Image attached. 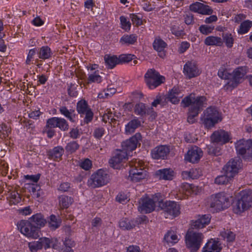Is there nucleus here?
Listing matches in <instances>:
<instances>
[{"label":"nucleus","mask_w":252,"mask_h":252,"mask_svg":"<svg viewBox=\"0 0 252 252\" xmlns=\"http://www.w3.org/2000/svg\"><path fill=\"white\" fill-rule=\"evenodd\" d=\"M211 220L209 214L199 215L195 220H192L191 227L185 236V241L187 247L191 252H195L200 247L204 239V236L201 233L196 232L193 229L202 228L208 224Z\"/></svg>","instance_id":"1"},{"label":"nucleus","mask_w":252,"mask_h":252,"mask_svg":"<svg viewBox=\"0 0 252 252\" xmlns=\"http://www.w3.org/2000/svg\"><path fill=\"white\" fill-rule=\"evenodd\" d=\"M182 104L184 107L189 106L187 121L193 124L195 122V118L207 106V98L204 96L195 97L194 94H191L183 99Z\"/></svg>","instance_id":"2"},{"label":"nucleus","mask_w":252,"mask_h":252,"mask_svg":"<svg viewBox=\"0 0 252 252\" xmlns=\"http://www.w3.org/2000/svg\"><path fill=\"white\" fill-rule=\"evenodd\" d=\"M229 197L223 192L211 195L208 199L207 206L213 213L227 208L230 205Z\"/></svg>","instance_id":"3"},{"label":"nucleus","mask_w":252,"mask_h":252,"mask_svg":"<svg viewBox=\"0 0 252 252\" xmlns=\"http://www.w3.org/2000/svg\"><path fill=\"white\" fill-rule=\"evenodd\" d=\"M252 205V191L245 190L240 193V197L234 206V212L240 214L248 209Z\"/></svg>","instance_id":"4"},{"label":"nucleus","mask_w":252,"mask_h":252,"mask_svg":"<svg viewBox=\"0 0 252 252\" xmlns=\"http://www.w3.org/2000/svg\"><path fill=\"white\" fill-rule=\"evenodd\" d=\"M201 120L206 127L210 128L221 121V118L216 107H210L204 111V116L201 118Z\"/></svg>","instance_id":"5"},{"label":"nucleus","mask_w":252,"mask_h":252,"mask_svg":"<svg viewBox=\"0 0 252 252\" xmlns=\"http://www.w3.org/2000/svg\"><path fill=\"white\" fill-rule=\"evenodd\" d=\"M235 146L237 154L244 159L250 160L252 158V140L241 139L235 143Z\"/></svg>","instance_id":"6"},{"label":"nucleus","mask_w":252,"mask_h":252,"mask_svg":"<svg viewBox=\"0 0 252 252\" xmlns=\"http://www.w3.org/2000/svg\"><path fill=\"white\" fill-rule=\"evenodd\" d=\"M18 229L24 235L29 238L36 239L39 236L40 230L30 221L21 220L17 224Z\"/></svg>","instance_id":"7"},{"label":"nucleus","mask_w":252,"mask_h":252,"mask_svg":"<svg viewBox=\"0 0 252 252\" xmlns=\"http://www.w3.org/2000/svg\"><path fill=\"white\" fill-rule=\"evenodd\" d=\"M109 175L104 171L99 169L93 174L88 181V185L92 188H95L106 184L109 181Z\"/></svg>","instance_id":"8"},{"label":"nucleus","mask_w":252,"mask_h":252,"mask_svg":"<svg viewBox=\"0 0 252 252\" xmlns=\"http://www.w3.org/2000/svg\"><path fill=\"white\" fill-rule=\"evenodd\" d=\"M144 78L147 85L151 89L159 86L165 80L164 77L161 76L154 69H148L145 74Z\"/></svg>","instance_id":"9"},{"label":"nucleus","mask_w":252,"mask_h":252,"mask_svg":"<svg viewBox=\"0 0 252 252\" xmlns=\"http://www.w3.org/2000/svg\"><path fill=\"white\" fill-rule=\"evenodd\" d=\"M76 109L78 113L81 116L85 115L84 119L85 124H88L92 121L94 113L89 107L87 101L85 99H81L77 103Z\"/></svg>","instance_id":"10"},{"label":"nucleus","mask_w":252,"mask_h":252,"mask_svg":"<svg viewBox=\"0 0 252 252\" xmlns=\"http://www.w3.org/2000/svg\"><path fill=\"white\" fill-rule=\"evenodd\" d=\"M246 73L247 67L245 66L238 67L235 69L233 71V73L231 74V79L227 83V88L228 87L236 88L242 82Z\"/></svg>","instance_id":"11"},{"label":"nucleus","mask_w":252,"mask_h":252,"mask_svg":"<svg viewBox=\"0 0 252 252\" xmlns=\"http://www.w3.org/2000/svg\"><path fill=\"white\" fill-rule=\"evenodd\" d=\"M158 201L157 197L152 199L148 196L142 197L139 201V210L141 213H150L155 210Z\"/></svg>","instance_id":"12"},{"label":"nucleus","mask_w":252,"mask_h":252,"mask_svg":"<svg viewBox=\"0 0 252 252\" xmlns=\"http://www.w3.org/2000/svg\"><path fill=\"white\" fill-rule=\"evenodd\" d=\"M159 207L163 210L165 213L176 217L180 214V206L175 201H168L166 202L158 201Z\"/></svg>","instance_id":"13"},{"label":"nucleus","mask_w":252,"mask_h":252,"mask_svg":"<svg viewBox=\"0 0 252 252\" xmlns=\"http://www.w3.org/2000/svg\"><path fill=\"white\" fill-rule=\"evenodd\" d=\"M128 153L121 150H117L114 155L109 159L110 166L114 169H120L122 163L127 159Z\"/></svg>","instance_id":"14"},{"label":"nucleus","mask_w":252,"mask_h":252,"mask_svg":"<svg viewBox=\"0 0 252 252\" xmlns=\"http://www.w3.org/2000/svg\"><path fill=\"white\" fill-rule=\"evenodd\" d=\"M241 166V160L239 158L232 159L223 168L225 174L232 178L238 173Z\"/></svg>","instance_id":"15"},{"label":"nucleus","mask_w":252,"mask_h":252,"mask_svg":"<svg viewBox=\"0 0 252 252\" xmlns=\"http://www.w3.org/2000/svg\"><path fill=\"white\" fill-rule=\"evenodd\" d=\"M141 136L139 133H137L134 136H132L129 139H127L122 143V151H125L129 155L130 152H132L136 149L139 140Z\"/></svg>","instance_id":"16"},{"label":"nucleus","mask_w":252,"mask_h":252,"mask_svg":"<svg viewBox=\"0 0 252 252\" xmlns=\"http://www.w3.org/2000/svg\"><path fill=\"white\" fill-rule=\"evenodd\" d=\"M202 155L201 149L197 146H194L189 150L185 156V159L190 162L196 163L200 160Z\"/></svg>","instance_id":"17"},{"label":"nucleus","mask_w":252,"mask_h":252,"mask_svg":"<svg viewBox=\"0 0 252 252\" xmlns=\"http://www.w3.org/2000/svg\"><path fill=\"white\" fill-rule=\"evenodd\" d=\"M211 140L214 143L224 144L230 140V135L228 132L223 130L215 131L211 136Z\"/></svg>","instance_id":"18"},{"label":"nucleus","mask_w":252,"mask_h":252,"mask_svg":"<svg viewBox=\"0 0 252 252\" xmlns=\"http://www.w3.org/2000/svg\"><path fill=\"white\" fill-rule=\"evenodd\" d=\"M189 9L192 11L203 15H210L213 13V10L210 6L199 2L191 4L189 6Z\"/></svg>","instance_id":"19"},{"label":"nucleus","mask_w":252,"mask_h":252,"mask_svg":"<svg viewBox=\"0 0 252 252\" xmlns=\"http://www.w3.org/2000/svg\"><path fill=\"white\" fill-rule=\"evenodd\" d=\"M169 152V149L167 146L161 145L156 147L152 151V157L154 159H164Z\"/></svg>","instance_id":"20"},{"label":"nucleus","mask_w":252,"mask_h":252,"mask_svg":"<svg viewBox=\"0 0 252 252\" xmlns=\"http://www.w3.org/2000/svg\"><path fill=\"white\" fill-rule=\"evenodd\" d=\"M38 241L41 245V249L44 248L46 250L51 247L55 250L60 249L59 243L57 239L41 237L39 239Z\"/></svg>","instance_id":"21"},{"label":"nucleus","mask_w":252,"mask_h":252,"mask_svg":"<svg viewBox=\"0 0 252 252\" xmlns=\"http://www.w3.org/2000/svg\"><path fill=\"white\" fill-rule=\"evenodd\" d=\"M184 73L189 78H191L199 74L197 66L191 62L187 63L184 67Z\"/></svg>","instance_id":"22"},{"label":"nucleus","mask_w":252,"mask_h":252,"mask_svg":"<svg viewBox=\"0 0 252 252\" xmlns=\"http://www.w3.org/2000/svg\"><path fill=\"white\" fill-rule=\"evenodd\" d=\"M64 154V149L61 146H57L53 149L47 151V154L48 158L55 161L61 160L62 157Z\"/></svg>","instance_id":"23"},{"label":"nucleus","mask_w":252,"mask_h":252,"mask_svg":"<svg viewBox=\"0 0 252 252\" xmlns=\"http://www.w3.org/2000/svg\"><path fill=\"white\" fill-rule=\"evenodd\" d=\"M181 97V91L179 88L174 87L168 93L167 98L173 104H177Z\"/></svg>","instance_id":"24"},{"label":"nucleus","mask_w":252,"mask_h":252,"mask_svg":"<svg viewBox=\"0 0 252 252\" xmlns=\"http://www.w3.org/2000/svg\"><path fill=\"white\" fill-rule=\"evenodd\" d=\"M221 248L218 241H209L203 248L202 252H220Z\"/></svg>","instance_id":"25"},{"label":"nucleus","mask_w":252,"mask_h":252,"mask_svg":"<svg viewBox=\"0 0 252 252\" xmlns=\"http://www.w3.org/2000/svg\"><path fill=\"white\" fill-rule=\"evenodd\" d=\"M30 221L34 224L36 225V227H39V230L47 223L46 219L41 213H37L33 215L30 219Z\"/></svg>","instance_id":"26"},{"label":"nucleus","mask_w":252,"mask_h":252,"mask_svg":"<svg viewBox=\"0 0 252 252\" xmlns=\"http://www.w3.org/2000/svg\"><path fill=\"white\" fill-rule=\"evenodd\" d=\"M129 166L131 168L129 171L130 175H136L141 173H145L147 175V171L144 168H141L139 161H137V159L130 162Z\"/></svg>","instance_id":"27"},{"label":"nucleus","mask_w":252,"mask_h":252,"mask_svg":"<svg viewBox=\"0 0 252 252\" xmlns=\"http://www.w3.org/2000/svg\"><path fill=\"white\" fill-rule=\"evenodd\" d=\"M173 173V171L172 169L165 168L158 170L156 173V175L159 179L170 180L172 179Z\"/></svg>","instance_id":"28"},{"label":"nucleus","mask_w":252,"mask_h":252,"mask_svg":"<svg viewBox=\"0 0 252 252\" xmlns=\"http://www.w3.org/2000/svg\"><path fill=\"white\" fill-rule=\"evenodd\" d=\"M104 58L105 64L108 68L112 69L117 64L120 63L119 58H118L116 56L105 55Z\"/></svg>","instance_id":"29"},{"label":"nucleus","mask_w":252,"mask_h":252,"mask_svg":"<svg viewBox=\"0 0 252 252\" xmlns=\"http://www.w3.org/2000/svg\"><path fill=\"white\" fill-rule=\"evenodd\" d=\"M141 126V122L138 119L131 120L126 126L125 131L126 134H131L134 132L135 130Z\"/></svg>","instance_id":"30"},{"label":"nucleus","mask_w":252,"mask_h":252,"mask_svg":"<svg viewBox=\"0 0 252 252\" xmlns=\"http://www.w3.org/2000/svg\"><path fill=\"white\" fill-rule=\"evenodd\" d=\"M137 39V36L135 34H125L120 39V42L122 45H133L136 42Z\"/></svg>","instance_id":"31"},{"label":"nucleus","mask_w":252,"mask_h":252,"mask_svg":"<svg viewBox=\"0 0 252 252\" xmlns=\"http://www.w3.org/2000/svg\"><path fill=\"white\" fill-rule=\"evenodd\" d=\"M119 226L124 230H131L135 227L133 220H129L127 218H123L119 221Z\"/></svg>","instance_id":"32"},{"label":"nucleus","mask_w":252,"mask_h":252,"mask_svg":"<svg viewBox=\"0 0 252 252\" xmlns=\"http://www.w3.org/2000/svg\"><path fill=\"white\" fill-rule=\"evenodd\" d=\"M59 205L61 208H67L72 203L73 199L71 197L62 195L59 196Z\"/></svg>","instance_id":"33"},{"label":"nucleus","mask_w":252,"mask_h":252,"mask_svg":"<svg viewBox=\"0 0 252 252\" xmlns=\"http://www.w3.org/2000/svg\"><path fill=\"white\" fill-rule=\"evenodd\" d=\"M204 43L207 45L221 46L222 41L220 37L210 36L206 38Z\"/></svg>","instance_id":"34"},{"label":"nucleus","mask_w":252,"mask_h":252,"mask_svg":"<svg viewBox=\"0 0 252 252\" xmlns=\"http://www.w3.org/2000/svg\"><path fill=\"white\" fill-rule=\"evenodd\" d=\"M61 220L58 218L55 215H52L50 217V220L48 221V226L51 230H54L59 228L61 223Z\"/></svg>","instance_id":"35"},{"label":"nucleus","mask_w":252,"mask_h":252,"mask_svg":"<svg viewBox=\"0 0 252 252\" xmlns=\"http://www.w3.org/2000/svg\"><path fill=\"white\" fill-rule=\"evenodd\" d=\"M153 46L154 49L157 51H163L166 47L167 44L161 38H158L154 40Z\"/></svg>","instance_id":"36"},{"label":"nucleus","mask_w":252,"mask_h":252,"mask_svg":"<svg viewBox=\"0 0 252 252\" xmlns=\"http://www.w3.org/2000/svg\"><path fill=\"white\" fill-rule=\"evenodd\" d=\"M252 26V21L248 20L243 22L240 26L239 29L238 30V33L242 34L247 33Z\"/></svg>","instance_id":"37"},{"label":"nucleus","mask_w":252,"mask_h":252,"mask_svg":"<svg viewBox=\"0 0 252 252\" xmlns=\"http://www.w3.org/2000/svg\"><path fill=\"white\" fill-rule=\"evenodd\" d=\"M232 178L224 173V175L218 176L215 180V183L218 185H226L231 180Z\"/></svg>","instance_id":"38"},{"label":"nucleus","mask_w":252,"mask_h":252,"mask_svg":"<svg viewBox=\"0 0 252 252\" xmlns=\"http://www.w3.org/2000/svg\"><path fill=\"white\" fill-rule=\"evenodd\" d=\"M51 53L50 48L48 46H43L40 48L39 58L42 59H48L51 57Z\"/></svg>","instance_id":"39"},{"label":"nucleus","mask_w":252,"mask_h":252,"mask_svg":"<svg viewBox=\"0 0 252 252\" xmlns=\"http://www.w3.org/2000/svg\"><path fill=\"white\" fill-rule=\"evenodd\" d=\"M98 71H95L94 73L89 75L88 83H99L102 81V77L98 74Z\"/></svg>","instance_id":"40"},{"label":"nucleus","mask_w":252,"mask_h":252,"mask_svg":"<svg viewBox=\"0 0 252 252\" xmlns=\"http://www.w3.org/2000/svg\"><path fill=\"white\" fill-rule=\"evenodd\" d=\"M222 38L224 42L228 48H231L233 46L234 39L231 33H223Z\"/></svg>","instance_id":"41"},{"label":"nucleus","mask_w":252,"mask_h":252,"mask_svg":"<svg viewBox=\"0 0 252 252\" xmlns=\"http://www.w3.org/2000/svg\"><path fill=\"white\" fill-rule=\"evenodd\" d=\"M164 240L167 243H175L177 242L178 237L174 232L168 231L164 237Z\"/></svg>","instance_id":"42"},{"label":"nucleus","mask_w":252,"mask_h":252,"mask_svg":"<svg viewBox=\"0 0 252 252\" xmlns=\"http://www.w3.org/2000/svg\"><path fill=\"white\" fill-rule=\"evenodd\" d=\"M220 234L224 239H226V241L229 242L234 241L235 239V234L233 232L229 230H224L221 232Z\"/></svg>","instance_id":"43"},{"label":"nucleus","mask_w":252,"mask_h":252,"mask_svg":"<svg viewBox=\"0 0 252 252\" xmlns=\"http://www.w3.org/2000/svg\"><path fill=\"white\" fill-rule=\"evenodd\" d=\"M147 108H146L145 104L143 103H139L136 104L134 108L135 113L141 116L146 115V111Z\"/></svg>","instance_id":"44"},{"label":"nucleus","mask_w":252,"mask_h":252,"mask_svg":"<svg viewBox=\"0 0 252 252\" xmlns=\"http://www.w3.org/2000/svg\"><path fill=\"white\" fill-rule=\"evenodd\" d=\"M60 112L62 115L68 118L70 121L73 122V117L72 116V112L74 110H68L65 106H62L60 108Z\"/></svg>","instance_id":"45"},{"label":"nucleus","mask_w":252,"mask_h":252,"mask_svg":"<svg viewBox=\"0 0 252 252\" xmlns=\"http://www.w3.org/2000/svg\"><path fill=\"white\" fill-rule=\"evenodd\" d=\"M11 199L10 200V204H16L21 201L20 195L16 191H13L10 194Z\"/></svg>","instance_id":"46"},{"label":"nucleus","mask_w":252,"mask_h":252,"mask_svg":"<svg viewBox=\"0 0 252 252\" xmlns=\"http://www.w3.org/2000/svg\"><path fill=\"white\" fill-rule=\"evenodd\" d=\"M79 145L75 141L71 142L67 144L65 147V150L70 153H74L79 148Z\"/></svg>","instance_id":"47"},{"label":"nucleus","mask_w":252,"mask_h":252,"mask_svg":"<svg viewBox=\"0 0 252 252\" xmlns=\"http://www.w3.org/2000/svg\"><path fill=\"white\" fill-rule=\"evenodd\" d=\"M147 175L145 173L138 174L136 175H129L128 179L132 181L133 182H138L140 181L141 180L145 179Z\"/></svg>","instance_id":"48"},{"label":"nucleus","mask_w":252,"mask_h":252,"mask_svg":"<svg viewBox=\"0 0 252 252\" xmlns=\"http://www.w3.org/2000/svg\"><path fill=\"white\" fill-rule=\"evenodd\" d=\"M214 28V26L203 25L199 27V30L202 34L207 35L212 32Z\"/></svg>","instance_id":"49"},{"label":"nucleus","mask_w":252,"mask_h":252,"mask_svg":"<svg viewBox=\"0 0 252 252\" xmlns=\"http://www.w3.org/2000/svg\"><path fill=\"white\" fill-rule=\"evenodd\" d=\"M58 120L59 118L58 117H53L49 119L47 121L46 126L50 128L57 127L59 123Z\"/></svg>","instance_id":"50"},{"label":"nucleus","mask_w":252,"mask_h":252,"mask_svg":"<svg viewBox=\"0 0 252 252\" xmlns=\"http://www.w3.org/2000/svg\"><path fill=\"white\" fill-rule=\"evenodd\" d=\"M104 132L105 129L103 127H96L94 129L93 135L95 138L97 139H100L102 136L104 135Z\"/></svg>","instance_id":"51"},{"label":"nucleus","mask_w":252,"mask_h":252,"mask_svg":"<svg viewBox=\"0 0 252 252\" xmlns=\"http://www.w3.org/2000/svg\"><path fill=\"white\" fill-rule=\"evenodd\" d=\"M218 74V76L223 79L228 80L229 81L231 78V73H228L226 69H220Z\"/></svg>","instance_id":"52"},{"label":"nucleus","mask_w":252,"mask_h":252,"mask_svg":"<svg viewBox=\"0 0 252 252\" xmlns=\"http://www.w3.org/2000/svg\"><path fill=\"white\" fill-rule=\"evenodd\" d=\"M29 247L32 252H36L38 250L41 249L39 241L30 242Z\"/></svg>","instance_id":"53"},{"label":"nucleus","mask_w":252,"mask_h":252,"mask_svg":"<svg viewBox=\"0 0 252 252\" xmlns=\"http://www.w3.org/2000/svg\"><path fill=\"white\" fill-rule=\"evenodd\" d=\"M184 174L188 175L191 179H197L200 176L198 171L197 169H192L189 171L184 172Z\"/></svg>","instance_id":"54"},{"label":"nucleus","mask_w":252,"mask_h":252,"mask_svg":"<svg viewBox=\"0 0 252 252\" xmlns=\"http://www.w3.org/2000/svg\"><path fill=\"white\" fill-rule=\"evenodd\" d=\"M58 127H59L62 130H66L68 129V125L66 121L63 118H59Z\"/></svg>","instance_id":"55"},{"label":"nucleus","mask_w":252,"mask_h":252,"mask_svg":"<svg viewBox=\"0 0 252 252\" xmlns=\"http://www.w3.org/2000/svg\"><path fill=\"white\" fill-rule=\"evenodd\" d=\"M120 19L122 28L126 31L129 30L131 27L130 22L127 21L126 18L123 16H121Z\"/></svg>","instance_id":"56"},{"label":"nucleus","mask_w":252,"mask_h":252,"mask_svg":"<svg viewBox=\"0 0 252 252\" xmlns=\"http://www.w3.org/2000/svg\"><path fill=\"white\" fill-rule=\"evenodd\" d=\"M129 16L133 24L135 25L136 26H138L142 24V22L141 18L138 17L137 15L135 14H130Z\"/></svg>","instance_id":"57"},{"label":"nucleus","mask_w":252,"mask_h":252,"mask_svg":"<svg viewBox=\"0 0 252 252\" xmlns=\"http://www.w3.org/2000/svg\"><path fill=\"white\" fill-rule=\"evenodd\" d=\"M135 226L141 223H146L148 222V218L146 216H142L133 220Z\"/></svg>","instance_id":"58"},{"label":"nucleus","mask_w":252,"mask_h":252,"mask_svg":"<svg viewBox=\"0 0 252 252\" xmlns=\"http://www.w3.org/2000/svg\"><path fill=\"white\" fill-rule=\"evenodd\" d=\"M64 245L66 249L69 250V252H73L71 248L74 245V242L69 238H66L63 242Z\"/></svg>","instance_id":"59"},{"label":"nucleus","mask_w":252,"mask_h":252,"mask_svg":"<svg viewBox=\"0 0 252 252\" xmlns=\"http://www.w3.org/2000/svg\"><path fill=\"white\" fill-rule=\"evenodd\" d=\"M134 55L131 54L122 55L119 56L120 63L123 62H129L132 60Z\"/></svg>","instance_id":"60"},{"label":"nucleus","mask_w":252,"mask_h":252,"mask_svg":"<svg viewBox=\"0 0 252 252\" xmlns=\"http://www.w3.org/2000/svg\"><path fill=\"white\" fill-rule=\"evenodd\" d=\"M92 165V161L88 158L85 159L80 164L81 167L86 170H89L91 168Z\"/></svg>","instance_id":"61"},{"label":"nucleus","mask_w":252,"mask_h":252,"mask_svg":"<svg viewBox=\"0 0 252 252\" xmlns=\"http://www.w3.org/2000/svg\"><path fill=\"white\" fill-rule=\"evenodd\" d=\"M185 22L187 25L193 24L194 22L193 16L191 13H187L184 15Z\"/></svg>","instance_id":"62"},{"label":"nucleus","mask_w":252,"mask_h":252,"mask_svg":"<svg viewBox=\"0 0 252 252\" xmlns=\"http://www.w3.org/2000/svg\"><path fill=\"white\" fill-rule=\"evenodd\" d=\"M68 94L71 97H75L78 95V92L76 91V88L74 85H71L67 90Z\"/></svg>","instance_id":"63"},{"label":"nucleus","mask_w":252,"mask_h":252,"mask_svg":"<svg viewBox=\"0 0 252 252\" xmlns=\"http://www.w3.org/2000/svg\"><path fill=\"white\" fill-rule=\"evenodd\" d=\"M180 28L178 26H173L171 28V32L176 36H180L183 34V31L179 30Z\"/></svg>","instance_id":"64"}]
</instances>
